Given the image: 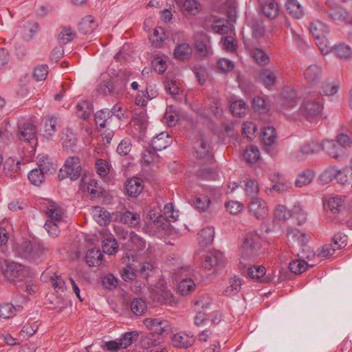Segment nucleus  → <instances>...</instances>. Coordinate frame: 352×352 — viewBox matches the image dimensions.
I'll list each match as a JSON object with an SVG mask.
<instances>
[{"instance_id":"0eeeda50","label":"nucleus","mask_w":352,"mask_h":352,"mask_svg":"<svg viewBox=\"0 0 352 352\" xmlns=\"http://www.w3.org/2000/svg\"><path fill=\"white\" fill-rule=\"evenodd\" d=\"M18 138L30 144H36V127L30 121L18 123Z\"/></svg>"},{"instance_id":"9d476101","label":"nucleus","mask_w":352,"mask_h":352,"mask_svg":"<svg viewBox=\"0 0 352 352\" xmlns=\"http://www.w3.org/2000/svg\"><path fill=\"white\" fill-rule=\"evenodd\" d=\"M144 188V181L142 178L133 177L127 179L125 184V190L128 196L137 197Z\"/></svg>"},{"instance_id":"8fccbe9b","label":"nucleus","mask_w":352,"mask_h":352,"mask_svg":"<svg viewBox=\"0 0 352 352\" xmlns=\"http://www.w3.org/2000/svg\"><path fill=\"white\" fill-rule=\"evenodd\" d=\"M76 34L71 28H65L58 35L57 39L60 44H67L72 41Z\"/></svg>"},{"instance_id":"338daca9","label":"nucleus","mask_w":352,"mask_h":352,"mask_svg":"<svg viewBox=\"0 0 352 352\" xmlns=\"http://www.w3.org/2000/svg\"><path fill=\"white\" fill-rule=\"evenodd\" d=\"M102 188L100 182L96 179H91L88 184L87 191L94 197H99L102 194Z\"/></svg>"},{"instance_id":"20e7f679","label":"nucleus","mask_w":352,"mask_h":352,"mask_svg":"<svg viewBox=\"0 0 352 352\" xmlns=\"http://www.w3.org/2000/svg\"><path fill=\"white\" fill-rule=\"evenodd\" d=\"M3 274L10 281H23L29 276V268L16 262H8L3 270Z\"/></svg>"},{"instance_id":"c85d7f7f","label":"nucleus","mask_w":352,"mask_h":352,"mask_svg":"<svg viewBox=\"0 0 352 352\" xmlns=\"http://www.w3.org/2000/svg\"><path fill=\"white\" fill-rule=\"evenodd\" d=\"M103 255L99 249L92 248L87 252L85 259L90 267L99 265L102 261Z\"/></svg>"},{"instance_id":"de8ad7c7","label":"nucleus","mask_w":352,"mask_h":352,"mask_svg":"<svg viewBox=\"0 0 352 352\" xmlns=\"http://www.w3.org/2000/svg\"><path fill=\"white\" fill-rule=\"evenodd\" d=\"M193 203L197 209L205 211L210 204V199L207 195L199 194L195 196Z\"/></svg>"},{"instance_id":"9b49d317","label":"nucleus","mask_w":352,"mask_h":352,"mask_svg":"<svg viewBox=\"0 0 352 352\" xmlns=\"http://www.w3.org/2000/svg\"><path fill=\"white\" fill-rule=\"evenodd\" d=\"M192 54V49L191 46L186 43L177 44L173 51L174 58L181 61L188 60Z\"/></svg>"},{"instance_id":"e433bc0d","label":"nucleus","mask_w":352,"mask_h":352,"mask_svg":"<svg viewBox=\"0 0 352 352\" xmlns=\"http://www.w3.org/2000/svg\"><path fill=\"white\" fill-rule=\"evenodd\" d=\"M130 308L133 314L140 316L147 310V305L144 300L141 298H136L131 301Z\"/></svg>"},{"instance_id":"e2e57ef3","label":"nucleus","mask_w":352,"mask_h":352,"mask_svg":"<svg viewBox=\"0 0 352 352\" xmlns=\"http://www.w3.org/2000/svg\"><path fill=\"white\" fill-rule=\"evenodd\" d=\"M60 222H55L52 220H47L44 224V228L52 237H57L60 234V228L58 223Z\"/></svg>"},{"instance_id":"bb28decb","label":"nucleus","mask_w":352,"mask_h":352,"mask_svg":"<svg viewBox=\"0 0 352 352\" xmlns=\"http://www.w3.org/2000/svg\"><path fill=\"white\" fill-rule=\"evenodd\" d=\"M187 335L182 336L179 333L174 334L172 338L173 345L175 347L180 349H187L191 346L194 343L193 336H191L190 338H188Z\"/></svg>"},{"instance_id":"c9c22d12","label":"nucleus","mask_w":352,"mask_h":352,"mask_svg":"<svg viewBox=\"0 0 352 352\" xmlns=\"http://www.w3.org/2000/svg\"><path fill=\"white\" fill-rule=\"evenodd\" d=\"M314 265H309L304 259H298L292 261L289 264V269L291 272L295 274H300L305 272L306 270L310 267H314Z\"/></svg>"},{"instance_id":"f704fd0d","label":"nucleus","mask_w":352,"mask_h":352,"mask_svg":"<svg viewBox=\"0 0 352 352\" xmlns=\"http://www.w3.org/2000/svg\"><path fill=\"white\" fill-rule=\"evenodd\" d=\"M304 75L310 84H315L320 77L321 69L316 65H311L306 69Z\"/></svg>"},{"instance_id":"5fc2aeb1","label":"nucleus","mask_w":352,"mask_h":352,"mask_svg":"<svg viewBox=\"0 0 352 352\" xmlns=\"http://www.w3.org/2000/svg\"><path fill=\"white\" fill-rule=\"evenodd\" d=\"M195 47L202 56H206L211 54V47L207 39L196 41Z\"/></svg>"},{"instance_id":"4468645a","label":"nucleus","mask_w":352,"mask_h":352,"mask_svg":"<svg viewBox=\"0 0 352 352\" xmlns=\"http://www.w3.org/2000/svg\"><path fill=\"white\" fill-rule=\"evenodd\" d=\"M320 145L321 151H324L327 155L335 159H338L341 153L343 152L342 148L334 140L323 141Z\"/></svg>"},{"instance_id":"13d9d810","label":"nucleus","mask_w":352,"mask_h":352,"mask_svg":"<svg viewBox=\"0 0 352 352\" xmlns=\"http://www.w3.org/2000/svg\"><path fill=\"white\" fill-rule=\"evenodd\" d=\"M28 176L30 183L36 186L44 181V175L42 173V170H39L38 168L32 170Z\"/></svg>"},{"instance_id":"aec40b11","label":"nucleus","mask_w":352,"mask_h":352,"mask_svg":"<svg viewBox=\"0 0 352 352\" xmlns=\"http://www.w3.org/2000/svg\"><path fill=\"white\" fill-rule=\"evenodd\" d=\"M98 26V23L91 15L83 17L78 24V31L82 34L91 33Z\"/></svg>"},{"instance_id":"c756f323","label":"nucleus","mask_w":352,"mask_h":352,"mask_svg":"<svg viewBox=\"0 0 352 352\" xmlns=\"http://www.w3.org/2000/svg\"><path fill=\"white\" fill-rule=\"evenodd\" d=\"M276 139V130L273 126L263 127L261 134V140L266 146H271Z\"/></svg>"},{"instance_id":"a18cd8bd","label":"nucleus","mask_w":352,"mask_h":352,"mask_svg":"<svg viewBox=\"0 0 352 352\" xmlns=\"http://www.w3.org/2000/svg\"><path fill=\"white\" fill-rule=\"evenodd\" d=\"M211 29L219 34H225L230 30V25L226 20L218 19L212 24Z\"/></svg>"},{"instance_id":"4d7b16f0","label":"nucleus","mask_w":352,"mask_h":352,"mask_svg":"<svg viewBox=\"0 0 352 352\" xmlns=\"http://www.w3.org/2000/svg\"><path fill=\"white\" fill-rule=\"evenodd\" d=\"M256 126L252 122H247L243 124L242 133L247 139L252 140L255 138Z\"/></svg>"},{"instance_id":"f8f14e48","label":"nucleus","mask_w":352,"mask_h":352,"mask_svg":"<svg viewBox=\"0 0 352 352\" xmlns=\"http://www.w3.org/2000/svg\"><path fill=\"white\" fill-rule=\"evenodd\" d=\"M176 3L181 7L182 12L190 15H197L201 10V4L197 0H176Z\"/></svg>"},{"instance_id":"423d86ee","label":"nucleus","mask_w":352,"mask_h":352,"mask_svg":"<svg viewBox=\"0 0 352 352\" xmlns=\"http://www.w3.org/2000/svg\"><path fill=\"white\" fill-rule=\"evenodd\" d=\"M259 250L258 236L256 234L249 233L244 238L242 245V256L244 260L247 258H256Z\"/></svg>"},{"instance_id":"dca6fc26","label":"nucleus","mask_w":352,"mask_h":352,"mask_svg":"<svg viewBox=\"0 0 352 352\" xmlns=\"http://www.w3.org/2000/svg\"><path fill=\"white\" fill-rule=\"evenodd\" d=\"M195 152L199 159L210 160L213 157L210 146L202 138L196 142Z\"/></svg>"},{"instance_id":"2f4dec72","label":"nucleus","mask_w":352,"mask_h":352,"mask_svg":"<svg viewBox=\"0 0 352 352\" xmlns=\"http://www.w3.org/2000/svg\"><path fill=\"white\" fill-rule=\"evenodd\" d=\"M309 30L314 38H318L323 34H327L329 32L328 27L320 21L311 23Z\"/></svg>"},{"instance_id":"a878e982","label":"nucleus","mask_w":352,"mask_h":352,"mask_svg":"<svg viewBox=\"0 0 352 352\" xmlns=\"http://www.w3.org/2000/svg\"><path fill=\"white\" fill-rule=\"evenodd\" d=\"M76 110L78 118L82 120H87L89 118L93 111V106L89 102L83 100L76 104Z\"/></svg>"},{"instance_id":"39448f33","label":"nucleus","mask_w":352,"mask_h":352,"mask_svg":"<svg viewBox=\"0 0 352 352\" xmlns=\"http://www.w3.org/2000/svg\"><path fill=\"white\" fill-rule=\"evenodd\" d=\"M178 217L179 211L175 210L173 204L169 203L166 204L164 208V214H159L153 221V224L157 228L166 230L169 226V223L176 221Z\"/></svg>"},{"instance_id":"7ed1b4c3","label":"nucleus","mask_w":352,"mask_h":352,"mask_svg":"<svg viewBox=\"0 0 352 352\" xmlns=\"http://www.w3.org/2000/svg\"><path fill=\"white\" fill-rule=\"evenodd\" d=\"M322 98L318 94L307 96L300 107V113L308 121H314L323 109Z\"/></svg>"},{"instance_id":"37998d69","label":"nucleus","mask_w":352,"mask_h":352,"mask_svg":"<svg viewBox=\"0 0 352 352\" xmlns=\"http://www.w3.org/2000/svg\"><path fill=\"white\" fill-rule=\"evenodd\" d=\"M243 156L247 162L252 164L258 160L260 151L256 146L250 145L245 148Z\"/></svg>"},{"instance_id":"6e6552de","label":"nucleus","mask_w":352,"mask_h":352,"mask_svg":"<svg viewBox=\"0 0 352 352\" xmlns=\"http://www.w3.org/2000/svg\"><path fill=\"white\" fill-rule=\"evenodd\" d=\"M226 263L223 252L218 250L209 252L202 261V266L206 270H211L215 267L223 266Z\"/></svg>"},{"instance_id":"052dcab7","label":"nucleus","mask_w":352,"mask_h":352,"mask_svg":"<svg viewBox=\"0 0 352 352\" xmlns=\"http://www.w3.org/2000/svg\"><path fill=\"white\" fill-rule=\"evenodd\" d=\"M315 41L316 44L320 49L322 54H327L331 52L332 46L329 45V43L326 38V34H323L318 38H316Z\"/></svg>"},{"instance_id":"f03ea898","label":"nucleus","mask_w":352,"mask_h":352,"mask_svg":"<svg viewBox=\"0 0 352 352\" xmlns=\"http://www.w3.org/2000/svg\"><path fill=\"white\" fill-rule=\"evenodd\" d=\"M86 171L82 168L81 162L78 157H69L65 162L63 167L59 170L58 179L63 180L69 178L76 181L81 177V182H85Z\"/></svg>"},{"instance_id":"5701e85b","label":"nucleus","mask_w":352,"mask_h":352,"mask_svg":"<svg viewBox=\"0 0 352 352\" xmlns=\"http://www.w3.org/2000/svg\"><path fill=\"white\" fill-rule=\"evenodd\" d=\"M228 283L229 286L225 289L224 293L226 296H231L236 295L240 292L244 280L235 275L229 279Z\"/></svg>"},{"instance_id":"680f3d73","label":"nucleus","mask_w":352,"mask_h":352,"mask_svg":"<svg viewBox=\"0 0 352 352\" xmlns=\"http://www.w3.org/2000/svg\"><path fill=\"white\" fill-rule=\"evenodd\" d=\"M130 241L137 251L143 250L146 247V241L135 232L130 233Z\"/></svg>"},{"instance_id":"864d4df0","label":"nucleus","mask_w":352,"mask_h":352,"mask_svg":"<svg viewBox=\"0 0 352 352\" xmlns=\"http://www.w3.org/2000/svg\"><path fill=\"white\" fill-rule=\"evenodd\" d=\"M338 173L339 169H337L335 166H329L322 172L320 179L324 183H329L336 179Z\"/></svg>"},{"instance_id":"a19ab883","label":"nucleus","mask_w":352,"mask_h":352,"mask_svg":"<svg viewBox=\"0 0 352 352\" xmlns=\"http://www.w3.org/2000/svg\"><path fill=\"white\" fill-rule=\"evenodd\" d=\"M327 205L331 212L338 214L344 208V201L340 196L331 197Z\"/></svg>"},{"instance_id":"4c0bfd02","label":"nucleus","mask_w":352,"mask_h":352,"mask_svg":"<svg viewBox=\"0 0 352 352\" xmlns=\"http://www.w3.org/2000/svg\"><path fill=\"white\" fill-rule=\"evenodd\" d=\"M113 86V95H122L126 89V80L120 76H111Z\"/></svg>"},{"instance_id":"4be33fe9","label":"nucleus","mask_w":352,"mask_h":352,"mask_svg":"<svg viewBox=\"0 0 352 352\" xmlns=\"http://www.w3.org/2000/svg\"><path fill=\"white\" fill-rule=\"evenodd\" d=\"M248 25L251 28L254 38H260L264 36L265 28L261 19H251L248 21Z\"/></svg>"},{"instance_id":"bf43d9fd","label":"nucleus","mask_w":352,"mask_h":352,"mask_svg":"<svg viewBox=\"0 0 352 352\" xmlns=\"http://www.w3.org/2000/svg\"><path fill=\"white\" fill-rule=\"evenodd\" d=\"M333 247L337 250L344 248L347 245L348 236L343 232H338L333 237Z\"/></svg>"},{"instance_id":"79ce46f5","label":"nucleus","mask_w":352,"mask_h":352,"mask_svg":"<svg viewBox=\"0 0 352 352\" xmlns=\"http://www.w3.org/2000/svg\"><path fill=\"white\" fill-rule=\"evenodd\" d=\"M118 244L115 238L109 236L103 241L102 250L105 254L113 255L118 252Z\"/></svg>"},{"instance_id":"69168bd1","label":"nucleus","mask_w":352,"mask_h":352,"mask_svg":"<svg viewBox=\"0 0 352 352\" xmlns=\"http://www.w3.org/2000/svg\"><path fill=\"white\" fill-rule=\"evenodd\" d=\"M132 143L130 138H124L117 147V152L119 155L125 156L131 150Z\"/></svg>"},{"instance_id":"0e129e2a","label":"nucleus","mask_w":352,"mask_h":352,"mask_svg":"<svg viewBox=\"0 0 352 352\" xmlns=\"http://www.w3.org/2000/svg\"><path fill=\"white\" fill-rule=\"evenodd\" d=\"M48 74V66L40 65L36 66L33 71V77L37 81L43 80Z\"/></svg>"},{"instance_id":"2eb2a0df","label":"nucleus","mask_w":352,"mask_h":352,"mask_svg":"<svg viewBox=\"0 0 352 352\" xmlns=\"http://www.w3.org/2000/svg\"><path fill=\"white\" fill-rule=\"evenodd\" d=\"M285 8L288 14L294 19H299L305 15L303 7L297 0H287Z\"/></svg>"},{"instance_id":"49530a36","label":"nucleus","mask_w":352,"mask_h":352,"mask_svg":"<svg viewBox=\"0 0 352 352\" xmlns=\"http://www.w3.org/2000/svg\"><path fill=\"white\" fill-rule=\"evenodd\" d=\"M321 151V146L317 142L306 143L300 146V153L303 156L318 153Z\"/></svg>"},{"instance_id":"7c9ffc66","label":"nucleus","mask_w":352,"mask_h":352,"mask_svg":"<svg viewBox=\"0 0 352 352\" xmlns=\"http://www.w3.org/2000/svg\"><path fill=\"white\" fill-rule=\"evenodd\" d=\"M331 52L341 59H348L352 56V49L344 43L332 46Z\"/></svg>"},{"instance_id":"774afa93","label":"nucleus","mask_w":352,"mask_h":352,"mask_svg":"<svg viewBox=\"0 0 352 352\" xmlns=\"http://www.w3.org/2000/svg\"><path fill=\"white\" fill-rule=\"evenodd\" d=\"M342 148H350L352 147V138L346 134H339L336 137V141Z\"/></svg>"},{"instance_id":"09e8293b","label":"nucleus","mask_w":352,"mask_h":352,"mask_svg":"<svg viewBox=\"0 0 352 352\" xmlns=\"http://www.w3.org/2000/svg\"><path fill=\"white\" fill-rule=\"evenodd\" d=\"M314 177V173L310 170H306L298 175L295 181L297 187H302L309 184Z\"/></svg>"},{"instance_id":"a211bd4d","label":"nucleus","mask_w":352,"mask_h":352,"mask_svg":"<svg viewBox=\"0 0 352 352\" xmlns=\"http://www.w3.org/2000/svg\"><path fill=\"white\" fill-rule=\"evenodd\" d=\"M214 237V228L212 226L204 228L198 233V242L200 246L207 247L210 245Z\"/></svg>"},{"instance_id":"6ab92c4d","label":"nucleus","mask_w":352,"mask_h":352,"mask_svg":"<svg viewBox=\"0 0 352 352\" xmlns=\"http://www.w3.org/2000/svg\"><path fill=\"white\" fill-rule=\"evenodd\" d=\"M45 213L50 218L48 220H52L55 222H60L62 221L63 209L55 202H49L45 207Z\"/></svg>"},{"instance_id":"ddd939ff","label":"nucleus","mask_w":352,"mask_h":352,"mask_svg":"<svg viewBox=\"0 0 352 352\" xmlns=\"http://www.w3.org/2000/svg\"><path fill=\"white\" fill-rule=\"evenodd\" d=\"M91 214L95 221L100 226H106L111 221L110 212L101 206L93 207Z\"/></svg>"},{"instance_id":"f257e3e1","label":"nucleus","mask_w":352,"mask_h":352,"mask_svg":"<svg viewBox=\"0 0 352 352\" xmlns=\"http://www.w3.org/2000/svg\"><path fill=\"white\" fill-rule=\"evenodd\" d=\"M49 247L38 239L23 241L18 248V253L22 258L35 262L45 256Z\"/></svg>"},{"instance_id":"c03bdc74","label":"nucleus","mask_w":352,"mask_h":352,"mask_svg":"<svg viewBox=\"0 0 352 352\" xmlns=\"http://www.w3.org/2000/svg\"><path fill=\"white\" fill-rule=\"evenodd\" d=\"M195 287V283L190 278L182 280L177 286L178 292L186 296L192 292Z\"/></svg>"},{"instance_id":"ea45409f","label":"nucleus","mask_w":352,"mask_h":352,"mask_svg":"<svg viewBox=\"0 0 352 352\" xmlns=\"http://www.w3.org/2000/svg\"><path fill=\"white\" fill-rule=\"evenodd\" d=\"M232 113L237 117H242L246 113L247 104L242 100L232 101L230 104Z\"/></svg>"},{"instance_id":"412c9836","label":"nucleus","mask_w":352,"mask_h":352,"mask_svg":"<svg viewBox=\"0 0 352 352\" xmlns=\"http://www.w3.org/2000/svg\"><path fill=\"white\" fill-rule=\"evenodd\" d=\"M170 142V137L168 132L164 131L153 138L151 146L155 150L162 151L167 148Z\"/></svg>"},{"instance_id":"6e6d98bb","label":"nucleus","mask_w":352,"mask_h":352,"mask_svg":"<svg viewBox=\"0 0 352 352\" xmlns=\"http://www.w3.org/2000/svg\"><path fill=\"white\" fill-rule=\"evenodd\" d=\"M138 337L137 331H128L124 333L119 340L120 346L126 349L133 343L134 338Z\"/></svg>"},{"instance_id":"603ef678","label":"nucleus","mask_w":352,"mask_h":352,"mask_svg":"<svg viewBox=\"0 0 352 352\" xmlns=\"http://www.w3.org/2000/svg\"><path fill=\"white\" fill-rule=\"evenodd\" d=\"M96 173L101 177H106L110 171V165L103 159H98L95 163Z\"/></svg>"},{"instance_id":"f3484780","label":"nucleus","mask_w":352,"mask_h":352,"mask_svg":"<svg viewBox=\"0 0 352 352\" xmlns=\"http://www.w3.org/2000/svg\"><path fill=\"white\" fill-rule=\"evenodd\" d=\"M249 53L250 56L259 65L265 66L270 63V56L265 50L261 48L256 47H251L249 49Z\"/></svg>"},{"instance_id":"72a5a7b5","label":"nucleus","mask_w":352,"mask_h":352,"mask_svg":"<svg viewBox=\"0 0 352 352\" xmlns=\"http://www.w3.org/2000/svg\"><path fill=\"white\" fill-rule=\"evenodd\" d=\"M63 146L67 150L74 151L76 145L77 139L75 134L69 129H67L63 133L62 138Z\"/></svg>"},{"instance_id":"1a4fd4ad","label":"nucleus","mask_w":352,"mask_h":352,"mask_svg":"<svg viewBox=\"0 0 352 352\" xmlns=\"http://www.w3.org/2000/svg\"><path fill=\"white\" fill-rule=\"evenodd\" d=\"M250 212L258 219H264L268 212L266 202L260 198H252L249 204Z\"/></svg>"},{"instance_id":"393cba45","label":"nucleus","mask_w":352,"mask_h":352,"mask_svg":"<svg viewBox=\"0 0 352 352\" xmlns=\"http://www.w3.org/2000/svg\"><path fill=\"white\" fill-rule=\"evenodd\" d=\"M258 78L266 88H271L276 82V76L269 69H263L258 74Z\"/></svg>"},{"instance_id":"3c124183","label":"nucleus","mask_w":352,"mask_h":352,"mask_svg":"<svg viewBox=\"0 0 352 352\" xmlns=\"http://www.w3.org/2000/svg\"><path fill=\"white\" fill-rule=\"evenodd\" d=\"M338 85L333 82H330L328 80L324 82L320 91V96H332L334 95L338 91Z\"/></svg>"},{"instance_id":"58836bf2","label":"nucleus","mask_w":352,"mask_h":352,"mask_svg":"<svg viewBox=\"0 0 352 352\" xmlns=\"http://www.w3.org/2000/svg\"><path fill=\"white\" fill-rule=\"evenodd\" d=\"M58 118L55 116L46 117L45 120V134L47 138H50L56 131V124Z\"/></svg>"},{"instance_id":"473e14b6","label":"nucleus","mask_w":352,"mask_h":352,"mask_svg":"<svg viewBox=\"0 0 352 352\" xmlns=\"http://www.w3.org/2000/svg\"><path fill=\"white\" fill-rule=\"evenodd\" d=\"M140 220V214L130 211H125L120 215V221L130 227H135L139 224Z\"/></svg>"},{"instance_id":"cd10ccee","label":"nucleus","mask_w":352,"mask_h":352,"mask_svg":"<svg viewBox=\"0 0 352 352\" xmlns=\"http://www.w3.org/2000/svg\"><path fill=\"white\" fill-rule=\"evenodd\" d=\"M262 12L267 18L274 19L278 15L279 6L276 2L272 0L263 4Z\"/></svg>"},{"instance_id":"b1692460","label":"nucleus","mask_w":352,"mask_h":352,"mask_svg":"<svg viewBox=\"0 0 352 352\" xmlns=\"http://www.w3.org/2000/svg\"><path fill=\"white\" fill-rule=\"evenodd\" d=\"M98 92L104 96L113 95L111 78L109 74H102L98 85Z\"/></svg>"}]
</instances>
